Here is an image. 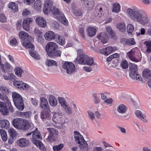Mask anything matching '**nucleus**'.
Returning a JSON list of instances; mask_svg holds the SVG:
<instances>
[{"mask_svg":"<svg viewBox=\"0 0 151 151\" xmlns=\"http://www.w3.org/2000/svg\"><path fill=\"white\" fill-rule=\"evenodd\" d=\"M127 13L129 18L134 22L145 25L150 22V19L145 12L137 7L127 9Z\"/></svg>","mask_w":151,"mask_h":151,"instance_id":"1","label":"nucleus"},{"mask_svg":"<svg viewBox=\"0 0 151 151\" xmlns=\"http://www.w3.org/2000/svg\"><path fill=\"white\" fill-rule=\"evenodd\" d=\"M12 124L15 128L22 130H27L33 126V124L31 122L21 118L14 119Z\"/></svg>","mask_w":151,"mask_h":151,"instance_id":"2","label":"nucleus"},{"mask_svg":"<svg viewBox=\"0 0 151 151\" xmlns=\"http://www.w3.org/2000/svg\"><path fill=\"white\" fill-rule=\"evenodd\" d=\"M30 128H32V129H34V130L29 133L26 134V136H28L31 135L32 133V143L41 150H45V148L43 144L40 141L38 140V139H40L42 138L40 132L37 131V128L35 127L33 125V126Z\"/></svg>","mask_w":151,"mask_h":151,"instance_id":"3","label":"nucleus"},{"mask_svg":"<svg viewBox=\"0 0 151 151\" xmlns=\"http://www.w3.org/2000/svg\"><path fill=\"white\" fill-rule=\"evenodd\" d=\"M78 56L76 58V63L80 64H86L89 66L94 65L93 59L86 55L82 50H79L77 51Z\"/></svg>","mask_w":151,"mask_h":151,"instance_id":"4","label":"nucleus"},{"mask_svg":"<svg viewBox=\"0 0 151 151\" xmlns=\"http://www.w3.org/2000/svg\"><path fill=\"white\" fill-rule=\"evenodd\" d=\"M74 133L75 142L78 144L80 149L83 151H87L89 149L88 145L83 136L77 131H75Z\"/></svg>","mask_w":151,"mask_h":151,"instance_id":"5","label":"nucleus"},{"mask_svg":"<svg viewBox=\"0 0 151 151\" xmlns=\"http://www.w3.org/2000/svg\"><path fill=\"white\" fill-rule=\"evenodd\" d=\"M128 108L124 105L121 104L119 105L114 111L115 115L120 118L124 119L129 117V115H125Z\"/></svg>","mask_w":151,"mask_h":151,"instance_id":"6","label":"nucleus"},{"mask_svg":"<svg viewBox=\"0 0 151 151\" xmlns=\"http://www.w3.org/2000/svg\"><path fill=\"white\" fill-rule=\"evenodd\" d=\"M12 94L13 101L16 106L19 110H23L24 107L22 97L16 92H12Z\"/></svg>","mask_w":151,"mask_h":151,"instance_id":"7","label":"nucleus"},{"mask_svg":"<svg viewBox=\"0 0 151 151\" xmlns=\"http://www.w3.org/2000/svg\"><path fill=\"white\" fill-rule=\"evenodd\" d=\"M129 76L133 80L140 81L141 77L140 75L137 72V65L134 64L130 63L129 65Z\"/></svg>","mask_w":151,"mask_h":151,"instance_id":"8","label":"nucleus"},{"mask_svg":"<svg viewBox=\"0 0 151 151\" xmlns=\"http://www.w3.org/2000/svg\"><path fill=\"white\" fill-rule=\"evenodd\" d=\"M63 67L67 73L70 74L74 73L76 68L74 65L71 62H66L63 65Z\"/></svg>","mask_w":151,"mask_h":151,"instance_id":"9","label":"nucleus"},{"mask_svg":"<svg viewBox=\"0 0 151 151\" xmlns=\"http://www.w3.org/2000/svg\"><path fill=\"white\" fill-rule=\"evenodd\" d=\"M136 49L133 48L127 54V56L129 59L132 61L136 62H139L142 58V56L140 54L138 58H136L134 56Z\"/></svg>","mask_w":151,"mask_h":151,"instance_id":"10","label":"nucleus"},{"mask_svg":"<svg viewBox=\"0 0 151 151\" xmlns=\"http://www.w3.org/2000/svg\"><path fill=\"white\" fill-rule=\"evenodd\" d=\"M58 48L57 45L54 42H50L46 46V50L48 55Z\"/></svg>","mask_w":151,"mask_h":151,"instance_id":"11","label":"nucleus"},{"mask_svg":"<svg viewBox=\"0 0 151 151\" xmlns=\"http://www.w3.org/2000/svg\"><path fill=\"white\" fill-rule=\"evenodd\" d=\"M53 5L52 1L50 0H46L44 3L43 11L44 13L48 14L51 12Z\"/></svg>","mask_w":151,"mask_h":151,"instance_id":"12","label":"nucleus"},{"mask_svg":"<svg viewBox=\"0 0 151 151\" xmlns=\"http://www.w3.org/2000/svg\"><path fill=\"white\" fill-rule=\"evenodd\" d=\"M117 50V48L115 47L109 46L100 49V52L105 55H108Z\"/></svg>","mask_w":151,"mask_h":151,"instance_id":"13","label":"nucleus"},{"mask_svg":"<svg viewBox=\"0 0 151 151\" xmlns=\"http://www.w3.org/2000/svg\"><path fill=\"white\" fill-rule=\"evenodd\" d=\"M136 116L144 123H146L148 122V118L147 114L140 110H137L135 111Z\"/></svg>","mask_w":151,"mask_h":151,"instance_id":"14","label":"nucleus"},{"mask_svg":"<svg viewBox=\"0 0 151 151\" xmlns=\"http://www.w3.org/2000/svg\"><path fill=\"white\" fill-rule=\"evenodd\" d=\"M32 18H27L25 19L23 22V27L24 30L28 31L30 29V24L33 22Z\"/></svg>","mask_w":151,"mask_h":151,"instance_id":"15","label":"nucleus"},{"mask_svg":"<svg viewBox=\"0 0 151 151\" xmlns=\"http://www.w3.org/2000/svg\"><path fill=\"white\" fill-rule=\"evenodd\" d=\"M40 107L44 110L48 109L49 111L50 109L46 98L45 97H42L40 98Z\"/></svg>","mask_w":151,"mask_h":151,"instance_id":"16","label":"nucleus"},{"mask_svg":"<svg viewBox=\"0 0 151 151\" xmlns=\"http://www.w3.org/2000/svg\"><path fill=\"white\" fill-rule=\"evenodd\" d=\"M19 35L20 38L22 40V43L23 41L26 42L28 40H30L31 38V37L28 33L24 31L20 32Z\"/></svg>","mask_w":151,"mask_h":151,"instance_id":"17","label":"nucleus"},{"mask_svg":"<svg viewBox=\"0 0 151 151\" xmlns=\"http://www.w3.org/2000/svg\"><path fill=\"white\" fill-rule=\"evenodd\" d=\"M36 23L40 27H45L47 25V23L45 20L42 17H38L35 20Z\"/></svg>","mask_w":151,"mask_h":151,"instance_id":"18","label":"nucleus"},{"mask_svg":"<svg viewBox=\"0 0 151 151\" xmlns=\"http://www.w3.org/2000/svg\"><path fill=\"white\" fill-rule=\"evenodd\" d=\"M29 144V141L25 138H20L17 141V145L21 147H26Z\"/></svg>","mask_w":151,"mask_h":151,"instance_id":"19","label":"nucleus"},{"mask_svg":"<svg viewBox=\"0 0 151 151\" xmlns=\"http://www.w3.org/2000/svg\"><path fill=\"white\" fill-rule=\"evenodd\" d=\"M0 111L4 115L8 114L9 111L8 107L6 106L5 103L0 101Z\"/></svg>","mask_w":151,"mask_h":151,"instance_id":"20","label":"nucleus"},{"mask_svg":"<svg viewBox=\"0 0 151 151\" xmlns=\"http://www.w3.org/2000/svg\"><path fill=\"white\" fill-rule=\"evenodd\" d=\"M14 71L17 77L20 78L23 77L24 71L21 67L19 66L16 67L14 69Z\"/></svg>","mask_w":151,"mask_h":151,"instance_id":"21","label":"nucleus"},{"mask_svg":"<svg viewBox=\"0 0 151 151\" xmlns=\"http://www.w3.org/2000/svg\"><path fill=\"white\" fill-rule=\"evenodd\" d=\"M17 116L22 117L28 119L30 118L32 115V113L31 111H27L26 112H18Z\"/></svg>","mask_w":151,"mask_h":151,"instance_id":"22","label":"nucleus"},{"mask_svg":"<svg viewBox=\"0 0 151 151\" xmlns=\"http://www.w3.org/2000/svg\"><path fill=\"white\" fill-rule=\"evenodd\" d=\"M97 37L99 39L101 40V41L104 44L106 43L107 42L108 35L105 32H102L99 34L97 35Z\"/></svg>","mask_w":151,"mask_h":151,"instance_id":"23","label":"nucleus"},{"mask_svg":"<svg viewBox=\"0 0 151 151\" xmlns=\"http://www.w3.org/2000/svg\"><path fill=\"white\" fill-rule=\"evenodd\" d=\"M55 37V33L52 31H48L46 32L44 35L45 39L48 40H51L54 39Z\"/></svg>","mask_w":151,"mask_h":151,"instance_id":"24","label":"nucleus"},{"mask_svg":"<svg viewBox=\"0 0 151 151\" xmlns=\"http://www.w3.org/2000/svg\"><path fill=\"white\" fill-rule=\"evenodd\" d=\"M10 126V123L7 119L0 120V127L5 129H8Z\"/></svg>","mask_w":151,"mask_h":151,"instance_id":"25","label":"nucleus"},{"mask_svg":"<svg viewBox=\"0 0 151 151\" xmlns=\"http://www.w3.org/2000/svg\"><path fill=\"white\" fill-rule=\"evenodd\" d=\"M86 32L88 35L90 37H91L96 35V30L93 27H89L86 29Z\"/></svg>","mask_w":151,"mask_h":151,"instance_id":"26","label":"nucleus"},{"mask_svg":"<svg viewBox=\"0 0 151 151\" xmlns=\"http://www.w3.org/2000/svg\"><path fill=\"white\" fill-rule=\"evenodd\" d=\"M22 44L24 46L27 48L29 49V50H33L35 49V46L32 44L28 40L25 42L23 41Z\"/></svg>","mask_w":151,"mask_h":151,"instance_id":"27","label":"nucleus"},{"mask_svg":"<svg viewBox=\"0 0 151 151\" xmlns=\"http://www.w3.org/2000/svg\"><path fill=\"white\" fill-rule=\"evenodd\" d=\"M48 101L50 105L52 106H55L57 104V101L55 97L50 95L48 99Z\"/></svg>","mask_w":151,"mask_h":151,"instance_id":"28","label":"nucleus"},{"mask_svg":"<svg viewBox=\"0 0 151 151\" xmlns=\"http://www.w3.org/2000/svg\"><path fill=\"white\" fill-rule=\"evenodd\" d=\"M4 79L6 80H14L16 77V76L13 73H9L8 75H4L3 76Z\"/></svg>","mask_w":151,"mask_h":151,"instance_id":"29","label":"nucleus"},{"mask_svg":"<svg viewBox=\"0 0 151 151\" xmlns=\"http://www.w3.org/2000/svg\"><path fill=\"white\" fill-rule=\"evenodd\" d=\"M61 52V51L60 50H58L56 51L55 50L48 55V56L50 58H52L60 57Z\"/></svg>","mask_w":151,"mask_h":151,"instance_id":"30","label":"nucleus"},{"mask_svg":"<svg viewBox=\"0 0 151 151\" xmlns=\"http://www.w3.org/2000/svg\"><path fill=\"white\" fill-rule=\"evenodd\" d=\"M112 12L116 13H119L120 11V6L119 4L116 3L112 5Z\"/></svg>","mask_w":151,"mask_h":151,"instance_id":"31","label":"nucleus"},{"mask_svg":"<svg viewBox=\"0 0 151 151\" xmlns=\"http://www.w3.org/2000/svg\"><path fill=\"white\" fill-rule=\"evenodd\" d=\"M50 109L49 111L48 109H44L41 114V117L42 119H44L49 117L50 113Z\"/></svg>","mask_w":151,"mask_h":151,"instance_id":"32","label":"nucleus"},{"mask_svg":"<svg viewBox=\"0 0 151 151\" xmlns=\"http://www.w3.org/2000/svg\"><path fill=\"white\" fill-rule=\"evenodd\" d=\"M63 110L66 114L68 115L71 114L73 113V111L71 107L67 104L63 107Z\"/></svg>","mask_w":151,"mask_h":151,"instance_id":"33","label":"nucleus"},{"mask_svg":"<svg viewBox=\"0 0 151 151\" xmlns=\"http://www.w3.org/2000/svg\"><path fill=\"white\" fill-rule=\"evenodd\" d=\"M143 76L146 79L151 78V71L148 69H145L143 71Z\"/></svg>","mask_w":151,"mask_h":151,"instance_id":"34","label":"nucleus"},{"mask_svg":"<svg viewBox=\"0 0 151 151\" xmlns=\"http://www.w3.org/2000/svg\"><path fill=\"white\" fill-rule=\"evenodd\" d=\"M117 29L122 32L126 30V25L123 22H120L118 23L116 25Z\"/></svg>","mask_w":151,"mask_h":151,"instance_id":"35","label":"nucleus"},{"mask_svg":"<svg viewBox=\"0 0 151 151\" xmlns=\"http://www.w3.org/2000/svg\"><path fill=\"white\" fill-rule=\"evenodd\" d=\"M9 7L11 8L14 12H17L18 10V5L14 2H11L9 4Z\"/></svg>","mask_w":151,"mask_h":151,"instance_id":"36","label":"nucleus"},{"mask_svg":"<svg viewBox=\"0 0 151 151\" xmlns=\"http://www.w3.org/2000/svg\"><path fill=\"white\" fill-rule=\"evenodd\" d=\"M60 17H58V19L64 25H67L68 24V22L64 15L63 14H60Z\"/></svg>","mask_w":151,"mask_h":151,"instance_id":"37","label":"nucleus"},{"mask_svg":"<svg viewBox=\"0 0 151 151\" xmlns=\"http://www.w3.org/2000/svg\"><path fill=\"white\" fill-rule=\"evenodd\" d=\"M0 133L2 140L4 142L6 141L7 139V134L6 131L1 129L0 130Z\"/></svg>","mask_w":151,"mask_h":151,"instance_id":"38","label":"nucleus"},{"mask_svg":"<svg viewBox=\"0 0 151 151\" xmlns=\"http://www.w3.org/2000/svg\"><path fill=\"white\" fill-rule=\"evenodd\" d=\"M47 130L49 132V134L53 135V136H56L58 134V130L56 129L53 128H47Z\"/></svg>","mask_w":151,"mask_h":151,"instance_id":"39","label":"nucleus"},{"mask_svg":"<svg viewBox=\"0 0 151 151\" xmlns=\"http://www.w3.org/2000/svg\"><path fill=\"white\" fill-rule=\"evenodd\" d=\"M0 91L5 94H7L11 92L10 89L4 86H0Z\"/></svg>","mask_w":151,"mask_h":151,"instance_id":"40","label":"nucleus"},{"mask_svg":"<svg viewBox=\"0 0 151 151\" xmlns=\"http://www.w3.org/2000/svg\"><path fill=\"white\" fill-rule=\"evenodd\" d=\"M8 132L12 138L14 139L17 136V133L16 130L12 128H10L9 129Z\"/></svg>","mask_w":151,"mask_h":151,"instance_id":"41","label":"nucleus"},{"mask_svg":"<svg viewBox=\"0 0 151 151\" xmlns=\"http://www.w3.org/2000/svg\"><path fill=\"white\" fill-rule=\"evenodd\" d=\"M72 8L73 12L76 15L80 16L82 15V12L80 9L73 6H72Z\"/></svg>","mask_w":151,"mask_h":151,"instance_id":"42","label":"nucleus"},{"mask_svg":"<svg viewBox=\"0 0 151 151\" xmlns=\"http://www.w3.org/2000/svg\"><path fill=\"white\" fill-rule=\"evenodd\" d=\"M34 8L37 10H41L42 8L41 1L38 0L36 1L34 4Z\"/></svg>","mask_w":151,"mask_h":151,"instance_id":"43","label":"nucleus"},{"mask_svg":"<svg viewBox=\"0 0 151 151\" xmlns=\"http://www.w3.org/2000/svg\"><path fill=\"white\" fill-rule=\"evenodd\" d=\"M106 32L111 37H113L115 36V34L114 30L111 27L109 26H107L106 27Z\"/></svg>","mask_w":151,"mask_h":151,"instance_id":"44","label":"nucleus"},{"mask_svg":"<svg viewBox=\"0 0 151 151\" xmlns=\"http://www.w3.org/2000/svg\"><path fill=\"white\" fill-rule=\"evenodd\" d=\"M29 53L32 57L36 59H39L40 58V56L38 53L35 52L34 50H29Z\"/></svg>","mask_w":151,"mask_h":151,"instance_id":"45","label":"nucleus"},{"mask_svg":"<svg viewBox=\"0 0 151 151\" xmlns=\"http://www.w3.org/2000/svg\"><path fill=\"white\" fill-rule=\"evenodd\" d=\"M60 113H55L53 115L52 120L53 121L56 123H58L60 119Z\"/></svg>","mask_w":151,"mask_h":151,"instance_id":"46","label":"nucleus"},{"mask_svg":"<svg viewBox=\"0 0 151 151\" xmlns=\"http://www.w3.org/2000/svg\"><path fill=\"white\" fill-rule=\"evenodd\" d=\"M23 82L22 81L15 80L13 82V85L19 88H21L22 87Z\"/></svg>","mask_w":151,"mask_h":151,"instance_id":"47","label":"nucleus"},{"mask_svg":"<svg viewBox=\"0 0 151 151\" xmlns=\"http://www.w3.org/2000/svg\"><path fill=\"white\" fill-rule=\"evenodd\" d=\"M88 117L91 120H93L95 119V117L93 112L91 110H88L87 111Z\"/></svg>","mask_w":151,"mask_h":151,"instance_id":"48","label":"nucleus"},{"mask_svg":"<svg viewBox=\"0 0 151 151\" xmlns=\"http://www.w3.org/2000/svg\"><path fill=\"white\" fill-rule=\"evenodd\" d=\"M46 64L48 66L52 65H57V63L55 61L50 59H47L46 60Z\"/></svg>","mask_w":151,"mask_h":151,"instance_id":"49","label":"nucleus"},{"mask_svg":"<svg viewBox=\"0 0 151 151\" xmlns=\"http://www.w3.org/2000/svg\"><path fill=\"white\" fill-rule=\"evenodd\" d=\"M85 3L88 7L90 8H93L94 5L93 0H86Z\"/></svg>","mask_w":151,"mask_h":151,"instance_id":"50","label":"nucleus"},{"mask_svg":"<svg viewBox=\"0 0 151 151\" xmlns=\"http://www.w3.org/2000/svg\"><path fill=\"white\" fill-rule=\"evenodd\" d=\"M57 42L59 44L63 45L65 43V40L63 36H59L57 40Z\"/></svg>","mask_w":151,"mask_h":151,"instance_id":"51","label":"nucleus"},{"mask_svg":"<svg viewBox=\"0 0 151 151\" xmlns=\"http://www.w3.org/2000/svg\"><path fill=\"white\" fill-rule=\"evenodd\" d=\"M51 12L54 15H58L60 14V10L57 8L55 7H53L51 9Z\"/></svg>","mask_w":151,"mask_h":151,"instance_id":"52","label":"nucleus"},{"mask_svg":"<svg viewBox=\"0 0 151 151\" xmlns=\"http://www.w3.org/2000/svg\"><path fill=\"white\" fill-rule=\"evenodd\" d=\"M145 43L147 47V52H151V42L146 41L145 42Z\"/></svg>","mask_w":151,"mask_h":151,"instance_id":"53","label":"nucleus"},{"mask_svg":"<svg viewBox=\"0 0 151 151\" xmlns=\"http://www.w3.org/2000/svg\"><path fill=\"white\" fill-rule=\"evenodd\" d=\"M134 25L131 24H128L127 27V30L129 33H132L134 31Z\"/></svg>","mask_w":151,"mask_h":151,"instance_id":"54","label":"nucleus"},{"mask_svg":"<svg viewBox=\"0 0 151 151\" xmlns=\"http://www.w3.org/2000/svg\"><path fill=\"white\" fill-rule=\"evenodd\" d=\"M58 100L59 103L62 107L67 104V102L63 98L61 97H59L58 98Z\"/></svg>","mask_w":151,"mask_h":151,"instance_id":"55","label":"nucleus"},{"mask_svg":"<svg viewBox=\"0 0 151 151\" xmlns=\"http://www.w3.org/2000/svg\"><path fill=\"white\" fill-rule=\"evenodd\" d=\"M93 96L94 103L96 104L99 103L100 101V100L99 98L100 96H99V94H94Z\"/></svg>","mask_w":151,"mask_h":151,"instance_id":"56","label":"nucleus"},{"mask_svg":"<svg viewBox=\"0 0 151 151\" xmlns=\"http://www.w3.org/2000/svg\"><path fill=\"white\" fill-rule=\"evenodd\" d=\"M126 43L127 44L130 46L134 45L136 43L135 40L133 38H131L127 40L126 41Z\"/></svg>","mask_w":151,"mask_h":151,"instance_id":"57","label":"nucleus"},{"mask_svg":"<svg viewBox=\"0 0 151 151\" xmlns=\"http://www.w3.org/2000/svg\"><path fill=\"white\" fill-rule=\"evenodd\" d=\"M63 145L61 144L58 145L54 146L53 147V149L54 151H58L61 150L63 147Z\"/></svg>","mask_w":151,"mask_h":151,"instance_id":"58","label":"nucleus"},{"mask_svg":"<svg viewBox=\"0 0 151 151\" xmlns=\"http://www.w3.org/2000/svg\"><path fill=\"white\" fill-rule=\"evenodd\" d=\"M120 65L122 68L124 69L127 68L128 66V63L126 60H122L121 63Z\"/></svg>","mask_w":151,"mask_h":151,"instance_id":"59","label":"nucleus"},{"mask_svg":"<svg viewBox=\"0 0 151 151\" xmlns=\"http://www.w3.org/2000/svg\"><path fill=\"white\" fill-rule=\"evenodd\" d=\"M34 34L39 37L42 35V32H41L38 28H36L34 30Z\"/></svg>","mask_w":151,"mask_h":151,"instance_id":"60","label":"nucleus"},{"mask_svg":"<svg viewBox=\"0 0 151 151\" xmlns=\"http://www.w3.org/2000/svg\"><path fill=\"white\" fill-rule=\"evenodd\" d=\"M65 118L64 114H63L62 113H60L58 123H60L64 122L65 121Z\"/></svg>","mask_w":151,"mask_h":151,"instance_id":"61","label":"nucleus"},{"mask_svg":"<svg viewBox=\"0 0 151 151\" xmlns=\"http://www.w3.org/2000/svg\"><path fill=\"white\" fill-rule=\"evenodd\" d=\"M0 98L2 101L6 103L8 102V98L5 95H2L0 93Z\"/></svg>","mask_w":151,"mask_h":151,"instance_id":"62","label":"nucleus"},{"mask_svg":"<svg viewBox=\"0 0 151 151\" xmlns=\"http://www.w3.org/2000/svg\"><path fill=\"white\" fill-rule=\"evenodd\" d=\"M80 35L81 37L83 39H86V36L84 33V30L83 28H80L79 29Z\"/></svg>","mask_w":151,"mask_h":151,"instance_id":"63","label":"nucleus"},{"mask_svg":"<svg viewBox=\"0 0 151 151\" xmlns=\"http://www.w3.org/2000/svg\"><path fill=\"white\" fill-rule=\"evenodd\" d=\"M31 13L30 11L27 9L23 10L22 13V15L23 16H26L30 14Z\"/></svg>","mask_w":151,"mask_h":151,"instance_id":"64","label":"nucleus"}]
</instances>
